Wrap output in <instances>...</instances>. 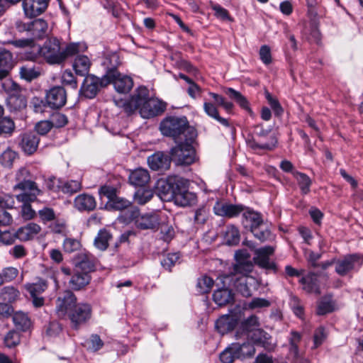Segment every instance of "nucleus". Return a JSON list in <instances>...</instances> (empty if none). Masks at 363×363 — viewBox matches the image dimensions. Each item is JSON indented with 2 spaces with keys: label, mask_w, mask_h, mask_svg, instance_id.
<instances>
[{
  "label": "nucleus",
  "mask_w": 363,
  "mask_h": 363,
  "mask_svg": "<svg viewBox=\"0 0 363 363\" xmlns=\"http://www.w3.org/2000/svg\"><path fill=\"white\" fill-rule=\"evenodd\" d=\"M114 103L128 116L133 114L138 110L143 118L159 116L166 109V104L157 99L150 97L148 89L144 86H139L129 98L115 99Z\"/></svg>",
  "instance_id": "f257e3e1"
},
{
  "label": "nucleus",
  "mask_w": 363,
  "mask_h": 363,
  "mask_svg": "<svg viewBox=\"0 0 363 363\" xmlns=\"http://www.w3.org/2000/svg\"><path fill=\"white\" fill-rule=\"evenodd\" d=\"M79 52V43H69L63 48L60 39L54 36L48 37L38 48V55L49 65H60Z\"/></svg>",
  "instance_id": "f03ea898"
},
{
  "label": "nucleus",
  "mask_w": 363,
  "mask_h": 363,
  "mask_svg": "<svg viewBox=\"0 0 363 363\" xmlns=\"http://www.w3.org/2000/svg\"><path fill=\"white\" fill-rule=\"evenodd\" d=\"M197 137L196 129H190L189 136L179 143L169 152L172 160L178 165H189L196 160V150L193 143Z\"/></svg>",
  "instance_id": "7ed1b4c3"
},
{
  "label": "nucleus",
  "mask_w": 363,
  "mask_h": 363,
  "mask_svg": "<svg viewBox=\"0 0 363 363\" xmlns=\"http://www.w3.org/2000/svg\"><path fill=\"white\" fill-rule=\"evenodd\" d=\"M190 129H195L191 127L186 116H170L165 117L160 124L161 133L166 136L172 138L177 140L181 135L189 136Z\"/></svg>",
  "instance_id": "20e7f679"
},
{
  "label": "nucleus",
  "mask_w": 363,
  "mask_h": 363,
  "mask_svg": "<svg viewBox=\"0 0 363 363\" xmlns=\"http://www.w3.org/2000/svg\"><path fill=\"white\" fill-rule=\"evenodd\" d=\"M128 216L126 220H134L135 225L140 230H150L156 231L158 230L160 224V216L156 213H147L140 214L136 208L128 211Z\"/></svg>",
  "instance_id": "39448f33"
},
{
  "label": "nucleus",
  "mask_w": 363,
  "mask_h": 363,
  "mask_svg": "<svg viewBox=\"0 0 363 363\" xmlns=\"http://www.w3.org/2000/svg\"><path fill=\"white\" fill-rule=\"evenodd\" d=\"M235 257L237 259L236 264L233 265V271L230 274L223 276V282L228 280H234L236 277L241 276H249L252 272L254 265L250 260L246 259L250 257L249 253L245 250H238Z\"/></svg>",
  "instance_id": "423d86ee"
},
{
  "label": "nucleus",
  "mask_w": 363,
  "mask_h": 363,
  "mask_svg": "<svg viewBox=\"0 0 363 363\" xmlns=\"http://www.w3.org/2000/svg\"><path fill=\"white\" fill-rule=\"evenodd\" d=\"M106 73L101 78L88 74L85 77L79 89V94L87 99H94L102 87L109 84Z\"/></svg>",
  "instance_id": "0eeeda50"
},
{
  "label": "nucleus",
  "mask_w": 363,
  "mask_h": 363,
  "mask_svg": "<svg viewBox=\"0 0 363 363\" xmlns=\"http://www.w3.org/2000/svg\"><path fill=\"white\" fill-rule=\"evenodd\" d=\"M91 306L86 303H78L67 315V318L70 321V326L74 330H78L85 325L91 318Z\"/></svg>",
  "instance_id": "6e6552de"
},
{
  "label": "nucleus",
  "mask_w": 363,
  "mask_h": 363,
  "mask_svg": "<svg viewBox=\"0 0 363 363\" xmlns=\"http://www.w3.org/2000/svg\"><path fill=\"white\" fill-rule=\"evenodd\" d=\"M363 264V255L358 253L349 254L342 259L335 260V272L344 277L352 271L357 272Z\"/></svg>",
  "instance_id": "1a4fd4ad"
},
{
  "label": "nucleus",
  "mask_w": 363,
  "mask_h": 363,
  "mask_svg": "<svg viewBox=\"0 0 363 363\" xmlns=\"http://www.w3.org/2000/svg\"><path fill=\"white\" fill-rule=\"evenodd\" d=\"M14 189L23 191L16 196L17 201L23 203V204L34 201L37 196L42 194L36 183L29 179H23L15 185Z\"/></svg>",
  "instance_id": "9d476101"
},
{
  "label": "nucleus",
  "mask_w": 363,
  "mask_h": 363,
  "mask_svg": "<svg viewBox=\"0 0 363 363\" xmlns=\"http://www.w3.org/2000/svg\"><path fill=\"white\" fill-rule=\"evenodd\" d=\"M77 298L72 291L66 290L60 294L56 300L55 311L61 319H66L69 312L78 304Z\"/></svg>",
  "instance_id": "9b49d317"
},
{
  "label": "nucleus",
  "mask_w": 363,
  "mask_h": 363,
  "mask_svg": "<svg viewBox=\"0 0 363 363\" xmlns=\"http://www.w3.org/2000/svg\"><path fill=\"white\" fill-rule=\"evenodd\" d=\"M106 77L109 80V84H113L115 89L118 93H127L133 86L132 78L119 73L116 67L108 68Z\"/></svg>",
  "instance_id": "f8f14e48"
},
{
  "label": "nucleus",
  "mask_w": 363,
  "mask_h": 363,
  "mask_svg": "<svg viewBox=\"0 0 363 363\" xmlns=\"http://www.w3.org/2000/svg\"><path fill=\"white\" fill-rule=\"evenodd\" d=\"M182 177L169 176L166 179L159 180L157 189L159 196L162 200L174 199L177 189L181 183Z\"/></svg>",
  "instance_id": "ddd939ff"
},
{
  "label": "nucleus",
  "mask_w": 363,
  "mask_h": 363,
  "mask_svg": "<svg viewBox=\"0 0 363 363\" xmlns=\"http://www.w3.org/2000/svg\"><path fill=\"white\" fill-rule=\"evenodd\" d=\"M274 247L269 245L257 249L253 258L255 263L260 268L272 270L276 273L278 270L277 266L276 263L270 260L269 258L270 256L274 255Z\"/></svg>",
  "instance_id": "4468645a"
},
{
  "label": "nucleus",
  "mask_w": 363,
  "mask_h": 363,
  "mask_svg": "<svg viewBox=\"0 0 363 363\" xmlns=\"http://www.w3.org/2000/svg\"><path fill=\"white\" fill-rule=\"evenodd\" d=\"M48 286V281L42 278H38L35 282L26 283L23 285V288L32 298V302L35 307L38 308L44 305V298L40 295L45 291Z\"/></svg>",
  "instance_id": "2eb2a0df"
},
{
  "label": "nucleus",
  "mask_w": 363,
  "mask_h": 363,
  "mask_svg": "<svg viewBox=\"0 0 363 363\" xmlns=\"http://www.w3.org/2000/svg\"><path fill=\"white\" fill-rule=\"evenodd\" d=\"M180 182L182 184H179L173 199L175 203L183 207L194 204L196 202L197 197L194 193L188 190L189 181L182 178Z\"/></svg>",
  "instance_id": "dca6fc26"
},
{
  "label": "nucleus",
  "mask_w": 363,
  "mask_h": 363,
  "mask_svg": "<svg viewBox=\"0 0 363 363\" xmlns=\"http://www.w3.org/2000/svg\"><path fill=\"white\" fill-rule=\"evenodd\" d=\"M46 103L52 109L63 107L67 102V92L63 86H55L46 93Z\"/></svg>",
  "instance_id": "f3484780"
},
{
  "label": "nucleus",
  "mask_w": 363,
  "mask_h": 363,
  "mask_svg": "<svg viewBox=\"0 0 363 363\" xmlns=\"http://www.w3.org/2000/svg\"><path fill=\"white\" fill-rule=\"evenodd\" d=\"M245 208L246 207L242 204H232L217 201L214 204L213 212L219 216L234 218L242 213Z\"/></svg>",
  "instance_id": "a211bd4d"
},
{
  "label": "nucleus",
  "mask_w": 363,
  "mask_h": 363,
  "mask_svg": "<svg viewBox=\"0 0 363 363\" xmlns=\"http://www.w3.org/2000/svg\"><path fill=\"white\" fill-rule=\"evenodd\" d=\"M232 285L244 297H250L252 295V287L255 283V279L251 276H241L234 280H228Z\"/></svg>",
  "instance_id": "6ab92c4d"
},
{
  "label": "nucleus",
  "mask_w": 363,
  "mask_h": 363,
  "mask_svg": "<svg viewBox=\"0 0 363 363\" xmlns=\"http://www.w3.org/2000/svg\"><path fill=\"white\" fill-rule=\"evenodd\" d=\"M96 258L89 252L79 253L75 258V269L89 274L95 269Z\"/></svg>",
  "instance_id": "aec40b11"
},
{
  "label": "nucleus",
  "mask_w": 363,
  "mask_h": 363,
  "mask_svg": "<svg viewBox=\"0 0 363 363\" xmlns=\"http://www.w3.org/2000/svg\"><path fill=\"white\" fill-rule=\"evenodd\" d=\"M171 160V156L163 152H157L147 158L150 168L155 171L168 169L170 167Z\"/></svg>",
  "instance_id": "412c9836"
},
{
  "label": "nucleus",
  "mask_w": 363,
  "mask_h": 363,
  "mask_svg": "<svg viewBox=\"0 0 363 363\" xmlns=\"http://www.w3.org/2000/svg\"><path fill=\"white\" fill-rule=\"evenodd\" d=\"M48 7V0H24L23 8L26 16L29 18L40 15Z\"/></svg>",
  "instance_id": "4be33fe9"
},
{
  "label": "nucleus",
  "mask_w": 363,
  "mask_h": 363,
  "mask_svg": "<svg viewBox=\"0 0 363 363\" xmlns=\"http://www.w3.org/2000/svg\"><path fill=\"white\" fill-rule=\"evenodd\" d=\"M40 139L33 133H25L20 135L19 145L22 150L27 155L34 153L38 146Z\"/></svg>",
  "instance_id": "5701e85b"
},
{
  "label": "nucleus",
  "mask_w": 363,
  "mask_h": 363,
  "mask_svg": "<svg viewBox=\"0 0 363 363\" xmlns=\"http://www.w3.org/2000/svg\"><path fill=\"white\" fill-rule=\"evenodd\" d=\"M247 339L250 340L253 345L262 347L269 351L272 350L274 347L271 335L262 329L256 330L254 333L250 334Z\"/></svg>",
  "instance_id": "b1692460"
},
{
  "label": "nucleus",
  "mask_w": 363,
  "mask_h": 363,
  "mask_svg": "<svg viewBox=\"0 0 363 363\" xmlns=\"http://www.w3.org/2000/svg\"><path fill=\"white\" fill-rule=\"evenodd\" d=\"M231 350H233L236 359L251 357L255 352L253 344L249 341L232 343Z\"/></svg>",
  "instance_id": "393cba45"
},
{
  "label": "nucleus",
  "mask_w": 363,
  "mask_h": 363,
  "mask_svg": "<svg viewBox=\"0 0 363 363\" xmlns=\"http://www.w3.org/2000/svg\"><path fill=\"white\" fill-rule=\"evenodd\" d=\"M74 206L79 211H91L96 206L95 198L89 194H81L75 197Z\"/></svg>",
  "instance_id": "a878e982"
},
{
  "label": "nucleus",
  "mask_w": 363,
  "mask_h": 363,
  "mask_svg": "<svg viewBox=\"0 0 363 363\" xmlns=\"http://www.w3.org/2000/svg\"><path fill=\"white\" fill-rule=\"evenodd\" d=\"M41 230L40 226L35 223H29L26 225L19 228L16 231L17 239L26 242L33 239Z\"/></svg>",
  "instance_id": "bb28decb"
},
{
  "label": "nucleus",
  "mask_w": 363,
  "mask_h": 363,
  "mask_svg": "<svg viewBox=\"0 0 363 363\" xmlns=\"http://www.w3.org/2000/svg\"><path fill=\"white\" fill-rule=\"evenodd\" d=\"M128 180L131 185L143 187L148 184L150 180V176L147 169L138 168L130 172Z\"/></svg>",
  "instance_id": "cd10ccee"
},
{
  "label": "nucleus",
  "mask_w": 363,
  "mask_h": 363,
  "mask_svg": "<svg viewBox=\"0 0 363 363\" xmlns=\"http://www.w3.org/2000/svg\"><path fill=\"white\" fill-rule=\"evenodd\" d=\"M259 322L256 315H250L241 323L240 331L236 334L237 339L241 335H245L247 338L250 334L254 333L256 330H259Z\"/></svg>",
  "instance_id": "c85d7f7f"
},
{
  "label": "nucleus",
  "mask_w": 363,
  "mask_h": 363,
  "mask_svg": "<svg viewBox=\"0 0 363 363\" xmlns=\"http://www.w3.org/2000/svg\"><path fill=\"white\" fill-rule=\"evenodd\" d=\"M242 224L245 228L249 227L250 228V231L254 229L255 227H257L259 224L262 223L264 220L262 217V215L255 211L252 209H250L246 207L245 210L242 212Z\"/></svg>",
  "instance_id": "c756f323"
},
{
  "label": "nucleus",
  "mask_w": 363,
  "mask_h": 363,
  "mask_svg": "<svg viewBox=\"0 0 363 363\" xmlns=\"http://www.w3.org/2000/svg\"><path fill=\"white\" fill-rule=\"evenodd\" d=\"M27 100L23 94H12L6 99V106L10 112L16 113L26 108Z\"/></svg>",
  "instance_id": "7c9ffc66"
},
{
  "label": "nucleus",
  "mask_w": 363,
  "mask_h": 363,
  "mask_svg": "<svg viewBox=\"0 0 363 363\" xmlns=\"http://www.w3.org/2000/svg\"><path fill=\"white\" fill-rule=\"evenodd\" d=\"M90 281L91 276L89 274L75 269V272L71 277L69 284L73 290L79 291L89 284Z\"/></svg>",
  "instance_id": "2f4dec72"
},
{
  "label": "nucleus",
  "mask_w": 363,
  "mask_h": 363,
  "mask_svg": "<svg viewBox=\"0 0 363 363\" xmlns=\"http://www.w3.org/2000/svg\"><path fill=\"white\" fill-rule=\"evenodd\" d=\"M253 235L261 242L271 240L274 238L272 233L271 224L263 221L252 230Z\"/></svg>",
  "instance_id": "473e14b6"
},
{
  "label": "nucleus",
  "mask_w": 363,
  "mask_h": 363,
  "mask_svg": "<svg viewBox=\"0 0 363 363\" xmlns=\"http://www.w3.org/2000/svg\"><path fill=\"white\" fill-rule=\"evenodd\" d=\"M48 28V23L42 18L35 19L30 21V35L33 37L32 39H41L46 34Z\"/></svg>",
  "instance_id": "72a5a7b5"
},
{
  "label": "nucleus",
  "mask_w": 363,
  "mask_h": 363,
  "mask_svg": "<svg viewBox=\"0 0 363 363\" xmlns=\"http://www.w3.org/2000/svg\"><path fill=\"white\" fill-rule=\"evenodd\" d=\"M19 74L22 79L30 82L40 76V67L33 62H28L20 67Z\"/></svg>",
  "instance_id": "f704fd0d"
},
{
  "label": "nucleus",
  "mask_w": 363,
  "mask_h": 363,
  "mask_svg": "<svg viewBox=\"0 0 363 363\" xmlns=\"http://www.w3.org/2000/svg\"><path fill=\"white\" fill-rule=\"evenodd\" d=\"M213 300L219 306H225L233 300V294L228 288L222 287L213 292Z\"/></svg>",
  "instance_id": "c9c22d12"
},
{
  "label": "nucleus",
  "mask_w": 363,
  "mask_h": 363,
  "mask_svg": "<svg viewBox=\"0 0 363 363\" xmlns=\"http://www.w3.org/2000/svg\"><path fill=\"white\" fill-rule=\"evenodd\" d=\"M299 282L303 285V289L307 293L320 294L318 279L314 273H309L306 277H302Z\"/></svg>",
  "instance_id": "e433bc0d"
},
{
  "label": "nucleus",
  "mask_w": 363,
  "mask_h": 363,
  "mask_svg": "<svg viewBox=\"0 0 363 363\" xmlns=\"http://www.w3.org/2000/svg\"><path fill=\"white\" fill-rule=\"evenodd\" d=\"M236 322L235 319L229 315H225L220 317L216 322L215 326L218 333L222 335L227 333L234 329Z\"/></svg>",
  "instance_id": "4c0bfd02"
},
{
  "label": "nucleus",
  "mask_w": 363,
  "mask_h": 363,
  "mask_svg": "<svg viewBox=\"0 0 363 363\" xmlns=\"http://www.w3.org/2000/svg\"><path fill=\"white\" fill-rule=\"evenodd\" d=\"M91 62L85 55H78L73 63V68L77 74L86 76L89 72Z\"/></svg>",
  "instance_id": "58836bf2"
},
{
  "label": "nucleus",
  "mask_w": 363,
  "mask_h": 363,
  "mask_svg": "<svg viewBox=\"0 0 363 363\" xmlns=\"http://www.w3.org/2000/svg\"><path fill=\"white\" fill-rule=\"evenodd\" d=\"M111 233L106 229H101L94 238V246L101 250H106L109 245V242L112 240Z\"/></svg>",
  "instance_id": "ea45409f"
},
{
  "label": "nucleus",
  "mask_w": 363,
  "mask_h": 363,
  "mask_svg": "<svg viewBox=\"0 0 363 363\" xmlns=\"http://www.w3.org/2000/svg\"><path fill=\"white\" fill-rule=\"evenodd\" d=\"M12 318L14 325L19 330L26 332L31 326V320L26 313L17 311L13 313Z\"/></svg>",
  "instance_id": "a19ab883"
},
{
  "label": "nucleus",
  "mask_w": 363,
  "mask_h": 363,
  "mask_svg": "<svg viewBox=\"0 0 363 363\" xmlns=\"http://www.w3.org/2000/svg\"><path fill=\"white\" fill-rule=\"evenodd\" d=\"M224 93L228 95L231 99L235 101V102L243 109L248 112H252L251 108L249 106V102L247 99L240 92L235 90L233 88H225L223 89Z\"/></svg>",
  "instance_id": "79ce46f5"
},
{
  "label": "nucleus",
  "mask_w": 363,
  "mask_h": 363,
  "mask_svg": "<svg viewBox=\"0 0 363 363\" xmlns=\"http://www.w3.org/2000/svg\"><path fill=\"white\" fill-rule=\"evenodd\" d=\"M13 67V59L11 52L5 48H0V71H4L9 75Z\"/></svg>",
  "instance_id": "37998d69"
},
{
  "label": "nucleus",
  "mask_w": 363,
  "mask_h": 363,
  "mask_svg": "<svg viewBox=\"0 0 363 363\" xmlns=\"http://www.w3.org/2000/svg\"><path fill=\"white\" fill-rule=\"evenodd\" d=\"M16 128L15 123L9 116H0V137L8 138L12 135Z\"/></svg>",
  "instance_id": "c03bdc74"
},
{
  "label": "nucleus",
  "mask_w": 363,
  "mask_h": 363,
  "mask_svg": "<svg viewBox=\"0 0 363 363\" xmlns=\"http://www.w3.org/2000/svg\"><path fill=\"white\" fill-rule=\"evenodd\" d=\"M20 296V291L13 286H6L0 289V299L8 303L16 301Z\"/></svg>",
  "instance_id": "a18cd8bd"
},
{
  "label": "nucleus",
  "mask_w": 363,
  "mask_h": 363,
  "mask_svg": "<svg viewBox=\"0 0 363 363\" xmlns=\"http://www.w3.org/2000/svg\"><path fill=\"white\" fill-rule=\"evenodd\" d=\"M204 112L211 118L216 120L220 124L225 127L230 126L227 119L220 116L217 107L211 102H204L203 104Z\"/></svg>",
  "instance_id": "49530a36"
},
{
  "label": "nucleus",
  "mask_w": 363,
  "mask_h": 363,
  "mask_svg": "<svg viewBox=\"0 0 363 363\" xmlns=\"http://www.w3.org/2000/svg\"><path fill=\"white\" fill-rule=\"evenodd\" d=\"M302 335L300 333L291 330L289 337V354L293 357H298L299 354V343L301 341Z\"/></svg>",
  "instance_id": "de8ad7c7"
},
{
  "label": "nucleus",
  "mask_w": 363,
  "mask_h": 363,
  "mask_svg": "<svg viewBox=\"0 0 363 363\" xmlns=\"http://www.w3.org/2000/svg\"><path fill=\"white\" fill-rule=\"evenodd\" d=\"M294 177L296 179L301 193L303 194H308L312 184V181L310 177L307 174L298 171L294 172Z\"/></svg>",
  "instance_id": "09e8293b"
},
{
  "label": "nucleus",
  "mask_w": 363,
  "mask_h": 363,
  "mask_svg": "<svg viewBox=\"0 0 363 363\" xmlns=\"http://www.w3.org/2000/svg\"><path fill=\"white\" fill-rule=\"evenodd\" d=\"M224 239L228 245H237L240 240V231L235 225H228L226 228Z\"/></svg>",
  "instance_id": "8fccbe9b"
},
{
  "label": "nucleus",
  "mask_w": 363,
  "mask_h": 363,
  "mask_svg": "<svg viewBox=\"0 0 363 363\" xmlns=\"http://www.w3.org/2000/svg\"><path fill=\"white\" fill-rule=\"evenodd\" d=\"M154 193L151 189H140L137 190L133 196L134 201L139 205H145L153 197Z\"/></svg>",
  "instance_id": "3c124183"
},
{
  "label": "nucleus",
  "mask_w": 363,
  "mask_h": 363,
  "mask_svg": "<svg viewBox=\"0 0 363 363\" xmlns=\"http://www.w3.org/2000/svg\"><path fill=\"white\" fill-rule=\"evenodd\" d=\"M82 182L79 180H70L61 184L60 191L68 195H72L82 189Z\"/></svg>",
  "instance_id": "603ef678"
},
{
  "label": "nucleus",
  "mask_w": 363,
  "mask_h": 363,
  "mask_svg": "<svg viewBox=\"0 0 363 363\" xmlns=\"http://www.w3.org/2000/svg\"><path fill=\"white\" fill-rule=\"evenodd\" d=\"M213 283V279L210 277L206 275L202 276L199 278L197 281L196 288L198 292L201 294L208 293L211 291Z\"/></svg>",
  "instance_id": "864d4df0"
},
{
  "label": "nucleus",
  "mask_w": 363,
  "mask_h": 363,
  "mask_svg": "<svg viewBox=\"0 0 363 363\" xmlns=\"http://www.w3.org/2000/svg\"><path fill=\"white\" fill-rule=\"evenodd\" d=\"M21 342L20 333L15 330H9L4 336V343L6 347L13 348L19 345Z\"/></svg>",
  "instance_id": "5fc2aeb1"
},
{
  "label": "nucleus",
  "mask_w": 363,
  "mask_h": 363,
  "mask_svg": "<svg viewBox=\"0 0 363 363\" xmlns=\"http://www.w3.org/2000/svg\"><path fill=\"white\" fill-rule=\"evenodd\" d=\"M277 141L274 140V138H272V141L270 143H260L257 141L252 138L251 139H248L247 140V144L249 147H250L252 150H272L276 147Z\"/></svg>",
  "instance_id": "6e6d98bb"
},
{
  "label": "nucleus",
  "mask_w": 363,
  "mask_h": 363,
  "mask_svg": "<svg viewBox=\"0 0 363 363\" xmlns=\"http://www.w3.org/2000/svg\"><path fill=\"white\" fill-rule=\"evenodd\" d=\"M18 155L11 149L6 150L0 156V163L5 167L11 168Z\"/></svg>",
  "instance_id": "4d7b16f0"
},
{
  "label": "nucleus",
  "mask_w": 363,
  "mask_h": 363,
  "mask_svg": "<svg viewBox=\"0 0 363 363\" xmlns=\"http://www.w3.org/2000/svg\"><path fill=\"white\" fill-rule=\"evenodd\" d=\"M3 284L13 281L18 275V269L13 267H4L0 272Z\"/></svg>",
  "instance_id": "13d9d810"
},
{
  "label": "nucleus",
  "mask_w": 363,
  "mask_h": 363,
  "mask_svg": "<svg viewBox=\"0 0 363 363\" xmlns=\"http://www.w3.org/2000/svg\"><path fill=\"white\" fill-rule=\"evenodd\" d=\"M209 215V211L205 206L197 208L194 212V224L198 225H204L208 220Z\"/></svg>",
  "instance_id": "bf43d9fd"
},
{
  "label": "nucleus",
  "mask_w": 363,
  "mask_h": 363,
  "mask_svg": "<svg viewBox=\"0 0 363 363\" xmlns=\"http://www.w3.org/2000/svg\"><path fill=\"white\" fill-rule=\"evenodd\" d=\"M108 205L111 209L123 211L130 207L131 202L125 199L116 196Z\"/></svg>",
  "instance_id": "052dcab7"
},
{
  "label": "nucleus",
  "mask_w": 363,
  "mask_h": 363,
  "mask_svg": "<svg viewBox=\"0 0 363 363\" xmlns=\"http://www.w3.org/2000/svg\"><path fill=\"white\" fill-rule=\"evenodd\" d=\"M211 9L215 11V16L222 21H233V18L230 16L227 9L218 4L211 3Z\"/></svg>",
  "instance_id": "680f3d73"
},
{
  "label": "nucleus",
  "mask_w": 363,
  "mask_h": 363,
  "mask_svg": "<svg viewBox=\"0 0 363 363\" xmlns=\"http://www.w3.org/2000/svg\"><path fill=\"white\" fill-rule=\"evenodd\" d=\"M84 345L87 347V350L96 352L104 346V342L98 335H91L90 338L85 341Z\"/></svg>",
  "instance_id": "e2e57ef3"
},
{
  "label": "nucleus",
  "mask_w": 363,
  "mask_h": 363,
  "mask_svg": "<svg viewBox=\"0 0 363 363\" xmlns=\"http://www.w3.org/2000/svg\"><path fill=\"white\" fill-rule=\"evenodd\" d=\"M81 247L79 240L72 238H66L63 242V250L65 252L72 253L77 251Z\"/></svg>",
  "instance_id": "0e129e2a"
},
{
  "label": "nucleus",
  "mask_w": 363,
  "mask_h": 363,
  "mask_svg": "<svg viewBox=\"0 0 363 363\" xmlns=\"http://www.w3.org/2000/svg\"><path fill=\"white\" fill-rule=\"evenodd\" d=\"M49 228L53 233L65 235L67 230V225L65 220L55 218L50 224Z\"/></svg>",
  "instance_id": "69168bd1"
},
{
  "label": "nucleus",
  "mask_w": 363,
  "mask_h": 363,
  "mask_svg": "<svg viewBox=\"0 0 363 363\" xmlns=\"http://www.w3.org/2000/svg\"><path fill=\"white\" fill-rule=\"evenodd\" d=\"M3 88L8 94V96L14 94H22V89L21 86L12 80H7L2 84Z\"/></svg>",
  "instance_id": "338daca9"
},
{
  "label": "nucleus",
  "mask_w": 363,
  "mask_h": 363,
  "mask_svg": "<svg viewBox=\"0 0 363 363\" xmlns=\"http://www.w3.org/2000/svg\"><path fill=\"white\" fill-rule=\"evenodd\" d=\"M38 214L40 220L44 223L52 221L55 218L54 210L48 207H43L42 209H40Z\"/></svg>",
  "instance_id": "774afa93"
}]
</instances>
